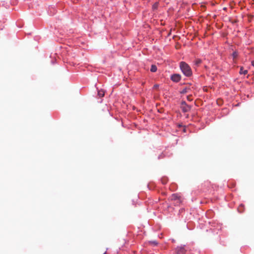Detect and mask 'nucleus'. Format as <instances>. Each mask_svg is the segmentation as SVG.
<instances>
[{
  "instance_id": "1",
  "label": "nucleus",
  "mask_w": 254,
  "mask_h": 254,
  "mask_svg": "<svg viewBox=\"0 0 254 254\" xmlns=\"http://www.w3.org/2000/svg\"><path fill=\"white\" fill-rule=\"evenodd\" d=\"M180 66L183 73L187 76H190L192 74V71L190 66L185 62H182L180 64Z\"/></svg>"
},
{
  "instance_id": "2",
  "label": "nucleus",
  "mask_w": 254,
  "mask_h": 254,
  "mask_svg": "<svg viewBox=\"0 0 254 254\" xmlns=\"http://www.w3.org/2000/svg\"><path fill=\"white\" fill-rule=\"evenodd\" d=\"M181 109L184 112H188L190 111L191 107L188 105L185 102H183L181 105Z\"/></svg>"
},
{
  "instance_id": "3",
  "label": "nucleus",
  "mask_w": 254,
  "mask_h": 254,
  "mask_svg": "<svg viewBox=\"0 0 254 254\" xmlns=\"http://www.w3.org/2000/svg\"><path fill=\"white\" fill-rule=\"evenodd\" d=\"M186 252L185 248L182 246L177 247L176 251V254H185Z\"/></svg>"
},
{
  "instance_id": "4",
  "label": "nucleus",
  "mask_w": 254,
  "mask_h": 254,
  "mask_svg": "<svg viewBox=\"0 0 254 254\" xmlns=\"http://www.w3.org/2000/svg\"><path fill=\"white\" fill-rule=\"evenodd\" d=\"M181 76L179 74H174L171 76V79L174 82H178L181 80Z\"/></svg>"
},
{
  "instance_id": "5",
  "label": "nucleus",
  "mask_w": 254,
  "mask_h": 254,
  "mask_svg": "<svg viewBox=\"0 0 254 254\" xmlns=\"http://www.w3.org/2000/svg\"><path fill=\"white\" fill-rule=\"evenodd\" d=\"M190 90V88L189 87H184L182 91H180L181 94H185L189 92V91Z\"/></svg>"
},
{
  "instance_id": "6",
  "label": "nucleus",
  "mask_w": 254,
  "mask_h": 254,
  "mask_svg": "<svg viewBox=\"0 0 254 254\" xmlns=\"http://www.w3.org/2000/svg\"><path fill=\"white\" fill-rule=\"evenodd\" d=\"M239 73L241 74H243L244 75H246L248 73V70H244V68L243 67H241V68H240V70Z\"/></svg>"
},
{
  "instance_id": "7",
  "label": "nucleus",
  "mask_w": 254,
  "mask_h": 254,
  "mask_svg": "<svg viewBox=\"0 0 254 254\" xmlns=\"http://www.w3.org/2000/svg\"><path fill=\"white\" fill-rule=\"evenodd\" d=\"M157 68L155 65L152 64L151 65V67L150 68V71L151 72H156L157 71Z\"/></svg>"
},
{
  "instance_id": "8",
  "label": "nucleus",
  "mask_w": 254,
  "mask_h": 254,
  "mask_svg": "<svg viewBox=\"0 0 254 254\" xmlns=\"http://www.w3.org/2000/svg\"><path fill=\"white\" fill-rule=\"evenodd\" d=\"M104 91L103 90H101L98 91V95L100 97H103L104 96Z\"/></svg>"
},
{
  "instance_id": "9",
  "label": "nucleus",
  "mask_w": 254,
  "mask_h": 254,
  "mask_svg": "<svg viewBox=\"0 0 254 254\" xmlns=\"http://www.w3.org/2000/svg\"><path fill=\"white\" fill-rule=\"evenodd\" d=\"M201 62H202V61L200 59H196L195 60V61L194 62V64L196 66H198L201 63Z\"/></svg>"
},
{
  "instance_id": "10",
  "label": "nucleus",
  "mask_w": 254,
  "mask_h": 254,
  "mask_svg": "<svg viewBox=\"0 0 254 254\" xmlns=\"http://www.w3.org/2000/svg\"><path fill=\"white\" fill-rule=\"evenodd\" d=\"M158 2H155L152 6V8L153 9H156L158 7Z\"/></svg>"
},
{
  "instance_id": "11",
  "label": "nucleus",
  "mask_w": 254,
  "mask_h": 254,
  "mask_svg": "<svg viewBox=\"0 0 254 254\" xmlns=\"http://www.w3.org/2000/svg\"><path fill=\"white\" fill-rule=\"evenodd\" d=\"M244 207V205H240L239 207H238V211L240 212H243V208Z\"/></svg>"
},
{
  "instance_id": "12",
  "label": "nucleus",
  "mask_w": 254,
  "mask_h": 254,
  "mask_svg": "<svg viewBox=\"0 0 254 254\" xmlns=\"http://www.w3.org/2000/svg\"><path fill=\"white\" fill-rule=\"evenodd\" d=\"M149 243L154 246H156L158 244V243L156 241H150Z\"/></svg>"
},
{
  "instance_id": "13",
  "label": "nucleus",
  "mask_w": 254,
  "mask_h": 254,
  "mask_svg": "<svg viewBox=\"0 0 254 254\" xmlns=\"http://www.w3.org/2000/svg\"><path fill=\"white\" fill-rule=\"evenodd\" d=\"M233 56L234 58H236L238 56V53L236 52L233 53Z\"/></svg>"
},
{
  "instance_id": "14",
  "label": "nucleus",
  "mask_w": 254,
  "mask_h": 254,
  "mask_svg": "<svg viewBox=\"0 0 254 254\" xmlns=\"http://www.w3.org/2000/svg\"><path fill=\"white\" fill-rule=\"evenodd\" d=\"M187 99L189 101H191L192 100V99L190 98V96H188L187 97Z\"/></svg>"
},
{
  "instance_id": "15",
  "label": "nucleus",
  "mask_w": 254,
  "mask_h": 254,
  "mask_svg": "<svg viewBox=\"0 0 254 254\" xmlns=\"http://www.w3.org/2000/svg\"><path fill=\"white\" fill-rule=\"evenodd\" d=\"M158 86H158V85L156 84V85H155L154 86V88H158Z\"/></svg>"
},
{
  "instance_id": "16",
  "label": "nucleus",
  "mask_w": 254,
  "mask_h": 254,
  "mask_svg": "<svg viewBox=\"0 0 254 254\" xmlns=\"http://www.w3.org/2000/svg\"><path fill=\"white\" fill-rule=\"evenodd\" d=\"M172 197H173V198H174V199H176V198L177 197V196H176V195H175V194H173V195H172Z\"/></svg>"
},
{
  "instance_id": "17",
  "label": "nucleus",
  "mask_w": 254,
  "mask_h": 254,
  "mask_svg": "<svg viewBox=\"0 0 254 254\" xmlns=\"http://www.w3.org/2000/svg\"><path fill=\"white\" fill-rule=\"evenodd\" d=\"M252 64L254 67V61L252 62Z\"/></svg>"
},
{
  "instance_id": "18",
  "label": "nucleus",
  "mask_w": 254,
  "mask_h": 254,
  "mask_svg": "<svg viewBox=\"0 0 254 254\" xmlns=\"http://www.w3.org/2000/svg\"><path fill=\"white\" fill-rule=\"evenodd\" d=\"M162 182H163V184H165V183H166V182L165 181H163Z\"/></svg>"
},
{
  "instance_id": "19",
  "label": "nucleus",
  "mask_w": 254,
  "mask_h": 254,
  "mask_svg": "<svg viewBox=\"0 0 254 254\" xmlns=\"http://www.w3.org/2000/svg\"><path fill=\"white\" fill-rule=\"evenodd\" d=\"M162 182H163V184H165V183H166V182L165 181H163Z\"/></svg>"
},
{
  "instance_id": "20",
  "label": "nucleus",
  "mask_w": 254,
  "mask_h": 254,
  "mask_svg": "<svg viewBox=\"0 0 254 254\" xmlns=\"http://www.w3.org/2000/svg\"><path fill=\"white\" fill-rule=\"evenodd\" d=\"M104 254H106V253H105Z\"/></svg>"
}]
</instances>
